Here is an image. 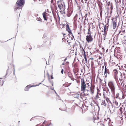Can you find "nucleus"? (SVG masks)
Returning <instances> with one entry per match:
<instances>
[{
	"mask_svg": "<svg viewBox=\"0 0 126 126\" xmlns=\"http://www.w3.org/2000/svg\"><path fill=\"white\" fill-rule=\"evenodd\" d=\"M81 91H83L85 95L90 94L93 95L94 93L95 86L94 84L90 83L87 80L85 81L84 78H81Z\"/></svg>",
	"mask_w": 126,
	"mask_h": 126,
	"instance_id": "1",
	"label": "nucleus"
},
{
	"mask_svg": "<svg viewBox=\"0 0 126 126\" xmlns=\"http://www.w3.org/2000/svg\"><path fill=\"white\" fill-rule=\"evenodd\" d=\"M107 89V91H104L103 95L104 98L106 100L107 102L106 103H107V104L108 105L109 103H111V102L109 98V94H110L109 89L108 88Z\"/></svg>",
	"mask_w": 126,
	"mask_h": 126,
	"instance_id": "2",
	"label": "nucleus"
},
{
	"mask_svg": "<svg viewBox=\"0 0 126 126\" xmlns=\"http://www.w3.org/2000/svg\"><path fill=\"white\" fill-rule=\"evenodd\" d=\"M108 85L111 90L112 94H114L115 91V86L114 82L112 81H110L108 83Z\"/></svg>",
	"mask_w": 126,
	"mask_h": 126,
	"instance_id": "3",
	"label": "nucleus"
},
{
	"mask_svg": "<svg viewBox=\"0 0 126 126\" xmlns=\"http://www.w3.org/2000/svg\"><path fill=\"white\" fill-rule=\"evenodd\" d=\"M58 7L60 9V12L63 11L65 9V5L63 2H57Z\"/></svg>",
	"mask_w": 126,
	"mask_h": 126,
	"instance_id": "4",
	"label": "nucleus"
},
{
	"mask_svg": "<svg viewBox=\"0 0 126 126\" xmlns=\"http://www.w3.org/2000/svg\"><path fill=\"white\" fill-rule=\"evenodd\" d=\"M88 35L86 36V40L87 43H88L92 42L93 40V38L92 37L91 33H87Z\"/></svg>",
	"mask_w": 126,
	"mask_h": 126,
	"instance_id": "5",
	"label": "nucleus"
},
{
	"mask_svg": "<svg viewBox=\"0 0 126 126\" xmlns=\"http://www.w3.org/2000/svg\"><path fill=\"white\" fill-rule=\"evenodd\" d=\"M123 77L122 76V74L121 72H120L118 74V75L116 77L115 79L116 80H119L121 81L123 80Z\"/></svg>",
	"mask_w": 126,
	"mask_h": 126,
	"instance_id": "6",
	"label": "nucleus"
},
{
	"mask_svg": "<svg viewBox=\"0 0 126 126\" xmlns=\"http://www.w3.org/2000/svg\"><path fill=\"white\" fill-rule=\"evenodd\" d=\"M111 20L112 21V24L113 26V29H115L116 28L117 26V19L116 18H112Z\"/></svg>",
	"mask_w": 126,
	"mask_h": 126,
	"instance_id": "7",
	"label": "nucleus"
},
{
	"mask_svg": "<svg viewBox=\"0 0 126 126\" xmlns=\"http://www.w3.org/2000/svg\"><path fill=\"white\" fill-rule=\"evenodd\" d=\"M16 4L17 6L21 7L24 4V0H18Z\"/></svg>",
	"mask_w": 126,
	"mask_h": 126,
	"instance_id": "8",
	"label": "nucleus"
},
{
	"mask_svg": "<svg viewBox=\"0 0 126 126\" xmlns=\"http://www.w3.org/2000/svg\"><path fill=\"white\" fill-rule=\"evenodd\" d=\"M110 74V72L109 69L106 68V67L105 66L104 72V75L105 78H107V75H109Z\"/></svg>",
	"mask_w": 126,
	"mask_h": 126,
	"instance_id": "9",
	"label": "nucleus"
},
{
	"mask_svg": "<svg viewBox=\"0 0 126 126\" xmlns=\"http://www.w3.org/2000/svg\"><path fill=\"white\" fill-rule=\"evenodd\" d=\"M48 14L46 12H44L42 13V15L45 20L47 21L48 19V18L47 17Z\"/></svg>",
	"mask_w": 126,
	"mask_h": 126,
	"instance_id": "10",
	"label": "nucleus"
},
{
	"mask_svg": "<svg viewBox=\"0 0 126 126\" xmlns=\"http://www.w3.org/2000/svg\"><path fill=\"white\" fill-rule=\"evenodd\" d=\"M87 14H86L85 15V16L84 17H85V18L83 22V24L84 26H85V25L88 23V21L87 17Z\"/></svg>",
	"mask_w": 126,
	"mask_h": 126,
	"instance_id": "11",
	"label": "nucleus"
},
{
	"mask_svg": "<svg viewBox=\"0 0 126 126\" xmlns=\"http://www.w3.org/2000/svg\"><path fill=\"white\" fill-rule=\"evenodd\" d=\"M116 97V98L118 97L120 99H123L124 98L123 94L122 93L118 94L117 96Z\"/></svg>",
	"mask_w": 126,
	"mask_h": 126,
	"instance_id": "12",
	"label": "nucleus"
},
{
	"mask_svg": "<svg viewBox=\"0 0 126 126\" xmlns=\"http://www.w3.org/2000/svg\"><path fill=\"white\" fill-rule=\"evenodd\" d=\"M125 30H122L120 31L119 32L118 34V35L120 36H122L123 35L125 34Z\"/></svg>",
	"mask_w": 126,
	"mask_h": 126,
	"instance_id": "13",
	"label": "nucleus"
},
{
	"mask_svg": "<svg viewBox=\"0 0 126 126\" xmlns=\"http://www.w3.org/2000/svg\"><path fill=\"white\" fill-rule=\"evenodd\" d=\"M66 30L68 32L69 34L73 36V34L71 32V30L70 29L69 26L68 25H66Z\"/></svg>",
	"mask_w": 126,
	"mask_h": 126,
	"instance_id": "14",
	"label": "nucleus"
},
{
	"mask_svg": "<svg viewBox=\"0 0 126 126\" xmlns=\"http://www.w3.org/2000/svg\"><path fill=\"white\" fill-rule=\"evenodd\" d=\"M113 73L114 77L115 79V78H116V77L118 75V72L116 69H114L113 70Z\"/></svg>",
	"mask_w": 126,
	"mask_h": 126,
	"instance_id": "15",
	"label": "nucleus"
},
{
	"mask_svg": "<svg viewBox=\"0 0 126 126\" xmlns=\"http://www.w3.org/2000/svg\"><path fill=\"white\" fill-rule=\"evenodd\" d=\"M35 86L34 85H28L25 87L24 90L25 91H28L29 89L31 87Z\"/></svg>",
	"mask_w": 126,
	"mask_h": 126,
	"instance_id": "16",
	"label": "nucleus"
},
{
	"mask_svg": "<svg viewBox=\"0 0 126 126\" xmlns=\"http://www.w3.org/2000/svg\"><path fill=\"white\" fill-rule=\"evenodd\" d=\"M85 52V51L84 50L83 48L82 47L81 49H80L79 53V54L81 55H82Z\"/></svg>",
	"mask_w": 126,
	"mask_h": 126,
	"instance_id": "17",
	"label": "nucleus"
},
{
	"mask_svg": "<svg viewBox=\"0 0 126 126\" xmlns=\"http://www.w3.org/2000/svg\"><path fill=\"white\" fill-rule=\"evenodd\" d=\"M101 104L104 107H106V106H107L108 105L107 103L105 102V100L102 101V102L101 103Z\"/></svg>",
	"mask_w": 126,
	"mask_h": 126,
	"instance_id": "18",
	"label": "nucleus"
},
{
	"mask_svg": "<svg viewBox=\"0 0 126 126\" xmlns=\"http://www.w3.org/2000/svg\"><path fill=\"white\" fill-rule=\"evenodd\" d=\"M67 74L68 76L72 80H74V78H73V76L71 73L70 72H68Z\"/></svg>",
	"mask_w": 126,
	"mask_h": 126,
	"instance_id": "19",
	"label": "nucleus"
},
{
	"mask_svg": "<svg viewBox=\"0 0 126 126\" xmlns=\"http://www.w3.org/2000/svg\"><path fill=\"white\" fill-rule=\"evenodd\" d=\"M126 34H125L122 36H120L121 39L123 41H126Z\"/></svg>",
	"mask_w": 126,
	"mask_h": 126,
	"instance_id": "20",
	"label": "nucleus"
},
{
	"mask_svg": "<svg viewBox=\"0 0 126 126\" xmlns=\"http://www.w3.org/2000/svg\"><path fill=\"white\" fill-rule=\"evenodd\" d=\"M113 105H114V107H115L116 108H118V103L115 100V101H113Z\"/></svg>",
	"mask_w": 126,
	"mask_h": 126,
	"instance_id": "21",
	"label": "nucleus"
},
{
	"mask_svg": "<svg viewBox=\"0 0 126 126\" xmlns=\"http://www.w3.org/2000/svg\"><path fill=\"white\" fill-rule=\"evenodd\" d=\"M101 98V97L100 96H99L98 94L96 95L95 97L94 98V99L96 100H97L98 99H99L100 100Z\"/></svg>",
	"mask_w": 126,
	"mask_h": 126,
	"instance_id": "22",
	"label": "nucleus"
},
{
	"mask_svg": "<svg viewBox=\"0 0 126 126\" xmlns=\"http://www.w3.org/2000/svg\"><path fill=\"white\" fill-rule=\"evenodd\" d=\"M120 111L121 112V114H122L123 113V112H124V111H125V109L124 108H123L122 107H120L119 109Z\"/></svg>",
	"mask_w": 126,
	"mask_h": 126,
	"instance_id": "23",
	"label": "nucleus"
},
{
	"mask_svg": "<svg viewBox=\"0 0 126 126\" xmlns=\"http://www.w3.org/2000/svg\"><path fill=\"white\" fill-rule=\"evenodd\" d=\"M89 28L93 29L94 28V26L93 25V23H90L89 25Z\"/></svg>",
	"mask_w": 126,
	"mask_h": 126,
	"instance_id": "24",
	"label": "nucleus"
},
{
	"mask_svg": "<svg viewBox=\"0 0 126 126\" xmlns=\"http://www.w3.org/2000/svg\"><path fill=\"white\" fill-rule=\"evenodd\" d=\"M103 27L104 28V29H103V30H102L101 31L103 32L104 31L105 32H105L107 31V28L106 26H103Z\"/></svg>",
	"mask_w": 126,
	"mask_h": 126,
	"instance_id": "25",
	"label": "nucleus"
},
{
	"mask_svg": "<svg viewBox=\"0 0 126 126\" xmlns=\"http://www.w3.org/2000/svg\"><path fill=\"white\" fill-rule=\"evenodd\" d=\"M123 86L124 88V89L125 90V94L126 95V84L125 83H124L123 84Z\"/></svg>",
	"mask_w": 126,
	"mask_h": 126,
	"instance_id": "26",
	"label": "nucleus"
},
{
	"mask_svg": "<svg viewBox=\"0 0 126 126\" xmlns=\"http://www.w3.org/2000/svg\"><path fill=\"white\" fill-rule=\"evenodd\" d=\"M102 3L98 4V5L99 6V9L102 8Z\"/></svg>",
	"mask_w": 126,
	"mask_h": 126,
	"instance_id": "27",
	"label": "nucleus"
},
{
	"mask_svg": "<svg viewBox=\"0 0 126 126\" xmlns=\"http://www.w3.org/2000/svg\"><path fill=\"white\" fill-rule=\"evenodd\" d=\"M100 12V16H102V8L99 9Z\"/></svg>",
	"mask_w": 126,
	"mask_h": 126,
	"instance_id": "28",
	"label": "nucleus"
},
{
	"mask_svg": "<svg viewBox=\"0 0 126 126\" xmlns=\"http://www.w3.org/2000/svg\"><path fill=\"white\" fill-rule=\"evenodd\" d=\"M94 62L92 61L91 62V66L92 68H94Z\"/></svg>",
	"mask_w": 126,
	"mask_h": 126,
	"instance_id": "29",
	"label": "nucleus"
},
{
	"mask_svg": "<svg viewBox=\"0 0 126 126\" xmlns=\"http://www.w3.org/2000/svg\"><path fill=\"white\" fill-rule=\"evenodd\" d=\"M85 104L86 105H89V104H88V103H89V101H86V102H85ZM90 104L89 105H91V106H92V103H91V104H90V103H89Z\"/></svg>",
	"mask_w": 126,
	"mask_h": 126,
	"instance_id": "30",
	"label": "nucleus"
},
{
	"mask_svg": "<svg viewBox=\"0 0 126 126\" xmlns=\"http://www.w3.org/2000/svg\"><path fill=\"white\" fill-rule=\"evenodd\" d=\"M51 3L53 4L54 5L55 4V2H54L55 1V0H51Z\"/></svg>",
	"mask_w": 126,
	"mask_h": 126,
	"instance_id": "31",
	"label": "nucleus"
},
{
	"mask_svg": "<svg viewBox=\"0 0 126 126\" xmlns=\"http://www.w3.org/2000/svg\"><path fill=\"white\" fill-rule=\"evenodd\" d=\"M110 8L111 10V11H112V9H113V5L112 3H111L110 4Z\"/></svg>",
	"mask_w": 126,
	"mask_h": 126,
	"instance_id": "32",
	"label": "nucleus"
},
{
	"mask_svg": "<svg viewBox=\"0 0 126 126\" xmlns=\"http://www.w3.org/2000/svg\"><path fill=\"white\" fill-rule=\"evenodd\" d=\"M78 16L79 17V19H80V17H82V15L81 14H78Z\"/></svg>",
	"mask_w": 126,
	"mask_h": 126,
	"instance_id": "33",
	"label": "nucleus"
},
{
	"mask_svg": "<svg viewBox=\"0 0 126 126\" xmlns=\"http://www.w3.org/2000/svg\"><path fill=\"white\" fill-rule=\"evenodd\" d=\"M78 37H79L80 38L81 37V33L80 32H78Z\"/></svg>",
	"mask_w": 126,
	"mask_h": 126,
	"instance_id": "34",
	"label": "nucleus"
},
{
	"mask_svg": "<svg viewBox=\"0 0 126 126\" xmlns=\"http://www.w3.org/2000/svg\"><path fill=\"white\" fill-rule=\"evenodd\" d=\"M106 2L108 6H109L110 5L111 3H110V1H106Z\"/></svg>",
	"mask_w": 126,
	"mask_h": 126,
	"instance_id": "35",
	"label": "nucleus"
},
{
	"mask_svg": "<svg viewBox=\"0 0 126 126\" xmlns=\"http://www.w3.org/2000/svg\"><path fill=\"white\" fill-rule=\"evenodd\" d=\"M37 20L39 21H42V19L40 17L37 18Z\"/></svg>",
	"mask_w": 126,
	"mask_h": 126,
	"instance_id": "36",
	"label": "nucleus"
},
{
	"mask_svg": "<svg viewBox=\"0 0 126 126\" xmlns=\"http://www.w3.org/2000/svg\"><path fill=\"white\" fill-rule=\"evenodd\" d=\"M78 15L76 14L74 17V18H75L76 19H77L78 18Z\"/></svg>",
	"mask_w": 126,
	"mask_h": 126,
	"instance_id": "37",
	"label": "nucleus"
},
{
	"mask_svg": "<svg viewBox=\"0 0 126 126\" xmlns=\"http://www.w3.org/2000/svg\"><path fill=\"white\" fill-rule=\"evenodd\" d=\"M115 1L117 3H118L119 2H120L121 0H115Z\"/></svg>",
	"mask_w": 126,
	"mask_h": 126,
	"instance_id": "38",
	"label": "nucleus"
},
{
	"mask_svg": "<svg viewBox=\"0 0 126 126\" xmlns=\"http://www.w3.org/2000/svg\"><path fill=\"white\" fill-rule=\"evenodd\" d=\"M71 15V13H68L67 14V15L69 17Z\"/></svg>",
	"mask_w": 126,
	"mask_h": 126,
	"instance_id": "39",
	"label": "nucleus"
},
{
	"mask_svg": "<svg viewBox=\"0 0 126 126\" xmlns=\"http://www.w3.org/2000/svg\"><path fill=\"white\" fill-rule=\"evenodd\" d=\"M97 120H96V119H95V120H94V121H93V122L94 123H99V122H98V121H96Z\"/></svg>",
	"mask_w": 126,
	"mask_h": 126,
	"instance_id": "40",
	"label": "nucleus"
},
{
	"mask_svg": "<svg viewBox=\"0 0 126 126\" xmlns=\"http://www.w3.org/2000/svg\"><path fill=\"white\" fill-rule=\"evenodd\" d=\"M83 57L84 58L86 57V54H85V52L83 54Z\"/></svg>",
	"mask_w": 126,
	"mask_h": 126,
	"instance_id": "41",
	"label": "nucleus"
},
{
	"mask_svg": "<svg viewBox=\"0 0 126 126\" xmlns=\"http://www.w3.org/2000/svg\"><path fill=\"white\" fill-rule=\"evenodd\" d=\"M102 51L103 52H105V49H104V48H102Z\"/></svg>",
	"mask_w": 126,
	"mask_h": 126,
	"instance_id": "42",
	"label": "nucleus"
},
{
	"mask_svg": "<svg viewBox=\"0 0 126 126\" xmlns=\"http://www.w3.org/2000/svg\"><path fill=\"white\" fill-rule=\"evenodd\" d=\"M91 28H89L88 29V32L87 33L89 32L90 33H91V32L90 31V30Z\"/></svg>",
	"mask_w": 126,
	"mask_h": 126,
	"instance_id": "43",
	"label": "nucleus"
},
{
	"mask_svg": "<svg viewBox=\"0 0 126 126\" xmlns=\"http://www.w3.org/2000/svg\"><path fill=\"white\" fill-rule=\"evenodd\" d=\"M46 121H45L43 123V125L42 126H44V125H43V124L45 123V122H46Z\"/></svg>",
	"mask_w": 126,
	"mask_h": 126,
	"instance_id": "44",
	"label": "nucleus"
},
{
	"mask_svg": "<svg viewBox=\"0 0 126 126\" xmlns=\"http://www.w3.org/2000/svg\"><path fill=\"white\" fill-rule=\"evenodd\" d=\"M63 69H62V70L61 71V72L62 74H63Z\"/></svg>",
	"mask_w": 126,
	"mask_h": 126,
	"instance_id": "45",
	"label": "nucleus"
},
{
	"mask_svg": "<svg viewBox=\"0 0 126 126\" xmlns=\"http://www.w3.org/2000/svg\"><path fill=\"white\" fill-rule=\"evenodd\" d=\"M120 116H119V117H120L121 118H122V117H123V116H122V114H120Z\"/></svg>",
	"mask_w": 126,
	"mask_h": 126,
	"instance_id": "46",
	"label": "nucleus"
},
{
	"mask_svg": "<svg viewBox=\"0 0 126 126\" xmlns=\"http://www.w3.org/2000/svg\"><path fill=\"white\" fill-rule=\"evenodd\" d=\"M87 0H85V3H87V4H88L89 3L88 1V2H87Z\"/></svg>",
	"mask_w": 126,
	"mask_h": 126,
	"instance_id": "47",
	"label": "nucleus"
},
{
	"mask_svg": "<svg viewBox=\"0 0 126 126\" xmlns=\"http://www.w3.org/2000/svg\"><path fill=\"white\" fill-rule=\"evenodd\" d=\"M85 61L86 62H87V60L86 58V57L84 58Z\"/></svg>",
	"mask_w": 126,
	"mask_h": 126,
	"instance_id": "48",
	"label": "nucleus"
},
{
	"mask_svg": "<svg viewBox=\"0 0 126 126\" xmlns=\"http://www.w3.org/2000/svg\"><path fill=\"white\" fill-rule=\"evenodd\" d=\"M29 61H30V63L31 62V59H28Z\"/></svg>",
	"mask_w": 126,
	"mask_h": 126,
	"instance_id": "49",
	"label": "nucleus"
},
{
	"mask_svg": "<svg viewBox=\"0 0 126 126\" xmlns=\"http://www.w3.org/2000/svg\"><path fill=\"white\" fill-rule=\"evenodd\" d=\"M63 0H60L59 1H58V2H62L63 1Z\"/></svg>",
	"mask_w": 126,
	"mask_h": 126,
	"instance_id": "50",
	"label": "nucleus"
},
{
	"mask_svg": "<svg viewBox=\"0 0 126 126\" xmlns=\"http://www.w3.org/2000/svg\"><path fill=\"white\" fill-rule=\"evenodd\" d=\"M101 58H102V57H101L100 56H99V58H98L99 59H101Z\"/></svg>",
	"mask_w": 126,
	"mask_h": 126,
	"instance_id": "51",
	"label": "nucleus"
},
{
	"mask_svg": "<svg viewBox=\"0 0 126 126\" xmlns=\"http://www.w3.org/2000/svg\"><path fill=\"white\" fill-rule=\"evenodd\" d=\"M107 119L108 120V123H109L110 122V119L109 118Z\"/></svg>",
	"mask_w": 126,
	"mask_h": 126,
	"instance_id": "52",
	"label": "nucleus"
},
{
	"mask_svg": "<svg viewBox=\"0 0 126 126\" xmlns=\"http://www.w3.org/2000/svg\"><path fill=\"white\" fill-rule=\"evenodd\" d=\"M106 121H107V120H106V119H104V122H105Z\"/></svg>",
	"mask_w": 126,
	"mask_h": 126,
	"instance_id": "53",
	"label": "nucleus"
},
{
	"mask_svg": "<svg viewBox=\"0 0 126 126\" xmlns=\"http://www.w3.org/2000/svg\"><path fill=\"white\" fill-rule=\"evenodd\" d=\"M81 2L83 3H84V2H83V0H81Z\"/></svg>",
	"mask_w": 126,
	"mask_h": 126,
	"instance_id": "54",
	"label": "nucleus"
},
{
	"mask_svg": "<svg viewBox=\"0 0 126 126\" xmlns=\"http://www.w3.org/2000/svg\"><path fill=\"white\" fill-rule=\"evenodd\" d=\"M51 79H52L53 78V76L52 75L51 76Z\"/></svg>",
	"mask_w": 126,
	"mask_h": 126,
	"instance_id": "55",
	"label": "nucleus"
},
{
	"mask_svg": "<svg viewBox=\"0 0 126 126\" xmlns=\"http://www.w3.org/2000/svg\"><path fill=\"white\" fill-rule=\"evenodd\" d=\"M123 66H122L121 67V68H120V69H121V70L122 69V68H123Z\"/></svg>",
	"mask_w": 126,
	"mask_h": 126,
	"instance_id": "56",
	"label": "nucleus"
},
{
	"mask_svg": "<svg viewBox=\"0 0 126 126\" xmlns=\"http://www.w3.org/2000/svg\"><path fill=\"white\" fill-rule=\"evenodd\" d=\"M2 82V83H3V82L2 80V81H1V80H0V82Z\"/></svg>",
	"mask_w": 126,
	"mask_h": 126,
	"instance_id": "57",
	"label": "nucleus"
},
{
	"mask_svg": "<svg viewBox=\"0 0 126 126\" xmlns=\"http://www.w3.org/2000/svg\"><path fill=\"white\" fill-rule=\"evenodd\" d=\"M100 82H101V81H102V80H101V79H100Z\"/></svg>",
	"mask_w": 126,
	"mask_h": 126,
	"instance_id": "58",
	"label": "nucleus"
},
{
	"mask_svg": "<svg viewBox=\"0 0 126 126\" xmlns=\"http://www.w3.org/2000/svg\"><path fill=\"white\" fill-rule=\"evenodd\" d=\"M75 0V2L76 3H77V0Z\"/></svg>",
	"mask_w": 126,
	"mask_h": 126,
	"instance_id": "59",
	"label": "nucleus"
},
{
	"mask_svg": "<svg viewBox=\"0 0 126 126\" xmlns=\"http://www.w3.org/2000/svg\"><path fill=\"white\" fill-rule=\"evenodd\" d=\"M108 49H107V50H106V52H108Z\"/></svg>",
	"mask_w": 126,
	"mask_h": 126,
	"instance_id": "60",
	"label": "nucleus"
},
{
	"mask_svg": "<svg viewBox=\"0 0 126 126\" xmlns=\"http://www.w3.org/2000/svg\"><path fill=\"white\" fill-rule=\"evenodd\" d=\"M34 1H36L37 0H33Z\"/></svg>",
	"mask_w": 126,
	"mask_h": 126,
	"instance_id": "61",
	"label": "nucleus"
},
{
	"mask_svg": "<svg viewBox=\"0 0 126 126\" xmlns=\"http://www.w3.org/2000/svg\"><path fill=\"white\" fill-rule=\"evenodd\" d=\"M90 59H92V60H93V58H90Z\"/></svg>",
	"mask_w": 126,
	"mask_h": 126,
	"instance_id": "62",
	"label": "nucleus"
},
{
	"mask_svg": "<svg viewBox=\"0 0 126 126\" xmlns=\"http://www.w3.org/2000/svg\"><path fill=\"white\" fill-rule=\"evenodd\" d=\"M99 94V95H100V96H101V94Z\"/></svg>",
	"mask_w": 126,
	"mask_h": 126,
	"instance_id": "63",
	"label": "nucleus"
},
{
	"mask_svg": "<svg viewBox=\"0 0 126 126\" xmlns=\"http://www.w3.org/2000/svg\"><path fill=\"white\" fill-rule=\"evenodd\" d=\"M9 69H8V70H7V72H8L9 71Z\"/></svg>",
	"mask_w": 126,
	"mask_h": 126,
	"instance_id": "64",
	"label": "nucleus"
}]
</instances>
